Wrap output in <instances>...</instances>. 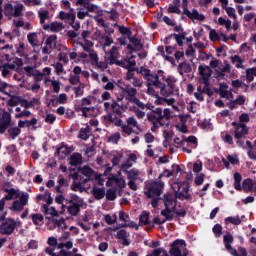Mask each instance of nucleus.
I'll return each instance as SVG.
<instances>
[{"instance_id":"nucleus-1","label":"nucleus","mask_w":256,"mask_h":256,"mask_svg":"<svg viewBox=\"0 0 256 256\" xmlns=\"http://www.w3.org/2000/svg\"><path fill=\"white\" fill-rule=\"evenodd\" d=\"M172 189L175 191V195L166 194L164 195V205L168 209L175 211L177 207V199L181 201H189L191 196L189 194V184L187 182H177L172 185Z\"/></svg>"},{"instance_id":"nucleus-8","label":"nucleus","mask_w":256,"mask_h":256,"mask_svg":"<svg viewBox=\"0 0 256 256\" xmlns=\"http://www.w3.org/2000/svg\"><path fill=\"white\" fill-rule=\"evenodd\" d=\"M29 204V194L24 192L20 195L19 200H15L12 203V206L9 207L10 211H14L15 213H21L25 206Z\"/></svg>"},{"instance_id":"nucleus-42","label":"nucleus","mask_w":256,"mask_h":256,"mask_svg":"<svg viewBox=\"0 0 256 256\" xmlns=\"http://www.w3.org/2000/svg\"><path fill=\"white\" fill-rule=\"evenodd\" d=\"M126 125H129V127H136L138 131H141V128L139 127V124L137 123V120L135 119V117L127 118Z\"/></svg>"},{"instance_id":"nucleus-33","label":"nucleus","mask_w":256,"mask_h":256,"mask_svg":"<svg viewBox=\"0 0 256 256\" xmlns=\"http://www.w3.org/2000/svg\"><path fill=\"white\" fill-rule=\"evenodd\" d=\"M45 215H51L52 217H59V212L55 209V207H50L47 204L43 205Z\"/></svg>"},{"instance_id":"nucleus-2","label":"nucleus","mask_w":256,"mask_h":256,"mask_svg":"<svg viewBox=\"0 0 256 256\" xmlns=\"http://www.w3.org/2000/svg\"><path fill=\"white\" fill-rule=\"evenodd\" d=\"M5 131H7L10 139H17L21 135V127H11V114L9 112L0 115V135H3Z\"/></svg>"},{"instance_id":"nucleus-29","label":"nucleus","mask_w":256,"mask_h":256,"mask_svg":"<svg viewBox=\"0 0 256 256\" xmlns=\"http://www.w3.org/2000/svg\"><path fill=\"white\" fill-rule=\"evenodd\" d=\"M25 6L21 3L13 5V17H23Z\"/></svg>"},{"instance_id":"nucleus-64","label":"nucleus","mask_w":256,"mask_h":256,"mask_svg":"<svg viewBox=\"0 0 256 256\" xmlns=\"http://www.w3.org/2000/svg\"><path fill=\"white\" fill-rule=\"evenodd\" d=\"M168 13H176L177 15H181V9L178 6H169L167 9Z\"/></svg>"},{"instance_id":"nucleus-6","label":"nucleus","mask_w":256,"mask_h":256,"mask_svg":"<svg viewBox=\"0 0 256 256\" xmlns=\"http://www.w3.org/2000/svg\"><path fill=\"white\" fill-rule=\"evenodd\" d=\"M164 81L166 84L162 83V87H160V95L163 97H170V95H173L175 93V83H177V80L173 77H168L166 78L165 76L163 77Z\"/></svg>"},{"instance_id":"nucleus-54","label":"nucleus","mask_w":256,"mask_h":256,"mask_svg":"<svg viewBox=\"0 0 256 256\" xmlns=\"http://www.w3.org/2000/svg\"><path fill=\"white\" fill-rule=\"evenodd\" d=\"M52 67L56 70V75H61V73L65 72V68H63V65L61 62H57L56 64H52Z\"/></svg>"},{"instance_id":"nucleus-48","label":"nucleus","mask_w":256,"mask_h":256,"mask_svg":"<svg viewBox=\"0 0 256 256\" xmlns=\"http://www.w3.org/2000/svg\"><path fill=\"white\" fill-rule=\"evenodd\" d=\"M69 83L70 85H81V77L77 75H70Z\"/></svg>"},{"instance_id":"nucleus-3","label":"nucleus","mask_w":256,"mask_h":256,"mask_svg":"<svg viewBox=\"0 0 256 256\" xmlns=\"http://www.w3.org/2000/svg\"><path fill=\"white\" fill-rule=\"evenodd\" d=\"M164 184L163 182H148L145 186L144 194L148 199H152L151 205L152 207H157L159 205V197H161V193L163 191Z\"/></svg>"},{"instance_id":"nucleus-35","label":"nucleus","mask_w":256,"mask_h":256,"mask_svg":"<svg viewBox=\"0 0 256 256\" xmlns=\"http://www.w3.org/2000/svg\"><path fill=\"white\" fill-rule=\"evenodd\" d=\"M4 15L8 17V19H13V4L7 3L4 6Z\"/></svg>"},{"instance_id":"nucleus-43","label":"nucleus","mask_w":256,"mask_h":256,"mask_svg":"<svg viewBox=\"0 0 256 256\" xmlns=\"http://www.w3.org/2000/svg\"><path fill=\"white\" fill-rule=\"evenodd\" d=\"M131 167H133V162H130L128 159L120 165V169L123 173H127Z\"/></svg>"},{"instance_id":"nucleus-12","label":"nucleus","mask_w":256,"mask_h":256,"mask_svg":"<svg viewBox=\"0 0 256 256\" xmlns=\"http://www.w3.org/2000/svg\"><path fill=\"white\" fill-rule=\"evenodd\" d=\"M122 93L126 95L124 99L129 103H131L132 101H134V99L137 98V88L131 86L130 84L124 85V88L122 89Z\"/></svg>"},{"instance_id":"nucleus-52","label":"nucleus","mask_w":256,"mask_h":256,"mask_svg":"<svg viewBox=\"0 0 256 256\" xmlns=\"http://www.w3.org/2000/svg\"><path fill=\"white\" fill-rule=\"evenodd\" d=\"M59 186L56 187L57 193H61V187H67V180L63 176H59L58 180Z\"/></svg>"},{"instance_id":"nucleus-20","label":"nucleus","mask_w":256,"mask_h":256,"mask_svg":"<svg viewBox=\"0 0 256 256\" xmlns=\"http://www.w3.org/2000/svg\"><path fill=\"white\" fill-rule=\"evenodd\" d=\"M5 193H8L4 199L6 201H13V199H19V197H21V194L19 193V191L15 190V188H4Z\"/></svg>"},{"instance_id":"nucleus-38","label":"nucleus","mask_w":256,"mask_h":256,"mask_svg":"<svg viewBox=\"0 0 256 256\" xmlns=\"http://www.w3.org/2000/svg\"><path fill=\"white\" fill-rule=\"evenodd\" d=\"M234 187L237 191H241V181L243 180V177L241 176V174L239 172H236L234 174Z\"/></svg>"},{"instance_id":"nucleus-32","label":"nucleus","mask_w":256,"mask_h":256,"mask_svg":"<svg viewBox=\"0 0 256 256\" xmlns=\"http://www.w3.org/2000/svg\"><path fill=\"white\" fill-rule=\"evenodd\" d=\"M233 65H236L237 69H245L243 63L245 62L239 55H234L231 57Z\"/></svg>"},{"instance_id":"nucleus-28","label":"nucleus","mask_w":256,"mask_h":256,"mask_svg":"<svg viewBox=\"0 0 256 256\" xmlns=\"http://www.w3.org/2000/svg\"><path fill=\"white\" fill-rule=\"evenodd\" d=\"M127 104H119V103H117V102H113L112 104H111V109H112V111H113V113H116V115H118V116H121L122 115V111H121V109H127Z\"/></svg>"},{"instance_id":"nucleus-61","label":"nucleus","mask_w":256,"mask_h":256,"mask_svg":"<svg viewBox=\"0 0 256 256\" xmlns=\"http://www.w3.org/2000/svg\"><path fill=\"white\" fill-rule=\"evenodd\" d=\"M228 17H233L234 19H237V14H235V8L233 7H226L224 8Z\"/></svg>"},{"instance_id":"nucleus-44","label":"nucleus","mask_w":256,"mask_h":256,"mask_svg":"<svg viewBox=\"0 0 256 256\" xmlns=\"http://www.w3.org/2000/svg\"><path fill=\"white\" fill-rule=\"evenodd\" d=\"M39 17H40V23L41 25H45V20L46 19H49V11L47 10H43V11H40L38 13Z\"/></svg>"},{"instance_id":"nucleus-34","label":"nucleus","mask_w":256,"mask_h":256,"mask_svg":"<svg viewBox=\"0 0 256 256\" xmlns=\"http://www.w3.org/2000/svg\"><path fill=\"white\" fill-rule=\"evenodd\" d=\"M147 87V95H151V97H159V91L155 87V84H146Z\"/></svg>"},{"instance_id":"nucleus-10","label":"nucleus","mask_w":256,"mask_h":256,"mask_svg":"<svg viewBox=\"0 0 256 256\" xmlns=\"http://www.w3.org/2000/svg\"><path fill=\"white\" fill-rule=\"evenodd\" d=\"M189 5V1L187 0H183L182 1V8H183V15H186V17H188L189 19H196V21H205V16L203 14H199V12L195 9H193V11H189V9H187Z\"/></svg>"},{"instance_id":"nucleus-36","label":"nucleus","mask_w":256,"mask_h":256,"mask_svg":"<svg viewBox=\"0 0 256 256\" xmlns=\"http://www.w3.org/2000/svg\"><path fill=\"white\" fill-rule=\"evenodd\" d=\"M129 41L135 47L134 52L135 51H141V49H143V44H141V40H139L135 37H130Z\"/></svg>"},{"instance_id":"nucleus-22","label":"nucleus","mask_w":256,"mask_h":256,"mask_svg":"<svg viewBox=\"0 0 256 256\" xmlns=\"http://www.w3.org/2000/svg\"><path fill=\"white\" fill-rule=\"evenodd\" d=\"M81 163H83V156L80 153H73L70 156L69 164L72 167H77V166L81 165Z\"/></svg>"},{"instance_id":"nucleus-56","label":"nucleus","mask_w":256,"mask_h":256,"mask_svg":"<svg viewBox=\"0 0 256 256\" xmlns=\"http://www.w3.org/2000/svg\"><path fill=\"white\" fill-rule=\"evenodd\" d=\"M84 9H87L89 13H95L97 11L98 7L97 5L92 4L91 2L85 3Z\"/></svg>"},{"instance_id":"nucleus-46","label":"nucleus","mask_w":256,"mask_h":256,"mask_svg":"<svg viewBox=\"0 0 256 256\" xmlns=\"http://www.w3.org/2000/svg\"><path fill=\"white\" fill-rule=\"evenodd\" d=\"M69 203H72L74 205H80L83 207V198L77 196V195H73L71 197V200L69 201Z\"/></svg>"},{"instance_id":"nucleus-7","label":"nucleus","mask_w":256,"mask_h":256,"mask_svg":"<svg viewBox=\"0 0 256 256\" xmlns=\"http://www.w3.org/2000/svg\"><path fill=\"white\" fill-rule=\"evenodd\" d=\"M187 244L183 240H175L171 244V248L169 250V253L171 256H187Z\"/></svg>"},{"instance_id":"nucleus-18","label":"nucleus","mask_w":256,"mask_h":256,"mask_svg":"<svg viewBox=\"0 0 256 256\" xmlns=\"http://www.w3.org/2000/svg\"><path fill=\"white\" fill-rule=\"evenodd\" d=\"M91 195L96 199L97 201H101V199L105 198V187H99V186H94L91 190Z\"/></svg>"},{"instance_id":"nucleus-19","label":"nucleus","mask_w":256,"mask_h":256,"mask_svg":"<svg viewBox=\"0 0 256 256\" xmlns=\"http://www.w3.org/2000/svg\"><path fill=\"white\" fill-rule=\"evenodd\" d=\"M72 179H74V184L72 186L73 191H79L80 193H83L85 191V188L83 185H85V180H82L81 182H77V179H79V174L74 173L72 174Z\"/></svg>"},{"instance_id":"nucleus-26","label":"nucleus","mask_w":256,"mask_h":256,"mask_svg":"<svg viewBox=\"0 0 256 256\" xmlns=\"http://www.w3.org/2000/svg\"><path fill=\"white\" fill-rule=\"evenodd\" d=\"M59 18L62 21H75V13H73V8H70V11L68 13L61 11L59 13Z\"/></svg>"},{"instance_id":"nucleus-27","label":"nucleus","mask_w":256,"mask_h":256,"mask_svg":"<svg viewBox=\"0 0 256 256\" xmlns=\"http://www.w3.org/2000/svg\"><path fill=\"white\" fill-rule=\"evenodd\" d=\"M81 205L79 204H73V203H70V205L67 207V211L70 215L72 216H77L79 215L80 211H81Z\"/></svg>"},{"instance_id":"nucleus-51","label":"nucleus","mask_w":256,"mask_h":256,"mask_svg":"<svg viewBox=\"0 0 256 256\" xmlns=\"http://www.w3.org/2000/svg\"><path fill=\"white\" fill-rule=\"evenodd\" d=\"M27 39H28L30 45H32L33 47H35V45H37V33L28 34Z\"/></svg>"},{"instance_id":"nucleus-9","label":"nucleus","mask_w":256,"mask_h":256,"mask_svg":"<svg viewBox=\"0 0 256 256\" xmlns=\"http://www.w3.org/2000/svg\"><path fill=\"white\" fill-rule=\"evenodd\" d=\"M15 229H17V221L12 218H7L0 225L1 235H13Z\"/></svg>"},{"instance_id":"nucleus-21","label":"nucleus","mask_w":256,"mask_h":256,"mask_svg":"<svg viewBox=\"0 0 256 256\" xmlns=\"http://www.w3.org/2000/svg\"><path fill=\"white\" fill-rule=\"evenodd\" d=\"M43 28L45 29V31H47V29H50V31H52L53 33H59V31H63V29H65V25H63V23L61 22H53L50 25H44Z\"/></svg>"},{"instance_id":"nucleus-62","label":"nucleus","mask_w":256,"mask_h":256,"mask_svg":"<svg viewBox=\"0 0 256 256\" xmlns=\"http://www.w3.org/2000/svg\"><path fill=\"white\" fill-rule=\"evenodd\" d=\"M209 37L211 41H219V39H221L219 37V34H217V31H215V29L210 30Z\"/></svg>"},{"instance_id":"nucleus-50","label":"nucleus","mask_w":256,"mask_h":256,"mask_svg":"<svg viewBox=\"0 0 256 256\" xmlns=\"http://www.w3.org/2000/svg\"><path fill=\"white\" fill-rule=\"evenodd\" d=\"M32 221H33L34 225H41L43 223V215L33 214Z\"/></svg>"},{"instance_id":"nucleus-49","label":"nucleus","mask_w":256,"mask_h":256,"mask_svg":"<svg viewBox=\"0 0 256 256\" xmlns=\"http://www.w3.org/2000/svg\"><path fill=\"white\" fill-rule=\"evenodd\" d=\"M121 159H123V154L113 155L111 159V163L113 164V167L119 166V163H121Z\"/></svg>"},{"instance_id":"nucleus-53","label":"nucleus","mask_w":256,"mask_h":256,"mask_svg":"<svg viewBox=\"0 0 256 256\" xmlns=\"http://www.w3.org/2000/svg\"><path fill=\"white\" fill-rule=\"evenodd\" d=\"M153 256H169V254L167 253V250L163 249V248H157L152 252Z\"/></svg>"},{"instance_id":"nucleus-24","label":"nucleus","mask_w":256,"mask_h":256,"mask_svg":"<svg viewBox=\"0 0 256 256\" xmlns=\"http://www.w3.org/2000/svg\"><path fill=\"white\" fill-rule=\"evenodd\" d=\"M10 71H17V67H23V60L21 58H14L12 63L4 64Z\"/></svg>"},{"instance_id":"nucleus-4","label":"nucleus","mask_w":256,"mask_h":256,"mask_svg":"<svg viewBox=\"0 0 256 256\" xmlns=\"http://www.w3.org/2000/svg\"><path fill=\"white\" fill-rule=\"evenodd\" d=\"M232 125L235 127L234 138L237 139L238 147L245 149V136L249 135V128L243 123L233 122Z\"/></svg>"},{"instance_id":"nucleus-23","label":"nucleus","mask_w":256,"mask_h":256,"mask_svg":"<svg viewBox=\"0 0 256 256\" xmlns=\"http://www.w3.org/2000/svg\"><path fill=\"white\" fill-rule=\"evenodd\" d=\"M140 176H141V170L137 168L130 169L126 172L127 179L132 181H138V179H140L139 178Z\"/></svg>"},{"instance_id":"nucleus-59","label":"nucleus","mask_w":256,"mask_h":256,"mask_svg":"<svg viewBox=\"0 0 256 256\" xmlns=\"http://www.w3.org/2000/svg\"><path fill=\"white\" fill-rule=\"evenodd\" d=\"M33 77H34V80L36 81V83H39L40 81H43L45 74H42V72L39 70H35Z\"/></svg>"},{"instance_id":"nucleus-39","label":"nucleus","mask_w":256,"mask_h":256,"mask_svg":"<svg viewBox=\"0 0 256 256\" xmlns=\"http://www.w3.org/2000/svg\"><path fill=\"white\" fill-rule=\"evenodd\" d=\"M173 213L172 208H165L161 211L162 217H165V219H168V221H173Z\"/></svg>"},{"instance_id":"nucleus-11","label":"nucleus","mask_w":256,"mask_h":256,"mask_svg":"<svg viewBox=\"0 0 256 256\" xmlns=\"http://www.w3.org/2000/svg\"><path fill=\"white\" fill-rule=\"evenodd\" d=\"M203 83H204V87L202 88L201 86H198L197 92L194 93V97H196L198 101H203L205 99L203 95H208V97H213V91L211 90V88H209V82H203Z\"/></svg>"},{"instance_id":"nucleus-37","label":"nucleus","mask_w":256,"mask_h":256,"mask_svg":"<svg viewBox=\"0 0 256 256\" xmlns=\"http://www.w3.org/2000/svg\"><path fill=\"white\" fill-rule=\"evenodd\" d=\"M215 71L229 73V72H231V65H229L227 62H224V64L222 62H220V65L217 66Z\"/></svg>"},{"instance_id":"nucleus-40","label":"nucleus","mask_w":256,"mask_h":256,"mask_svg":"<svg viewBox=\"0 0 256 256\" xmlns=\"http://www.w3.org/2000/svg\"><path fill=\"white\" fill-rule=\"evenodd\" d=\"M69 153H71V150L69 149V147L67 146H60L58 149H57V154L60 156V157H67V155H69Z\"/></svg>"},{"instance_id":"nucleus-17","label":"nucleus","mask_w":256,"mask_h":256,"mask_svg":"<svg viewBox=\"0 0 256 256\" xmlns=\"http://www.w3.org/2000/svg\"><path fill=\"white\" fill-rule=\"evenodd\" d=\"M199 75L203 78V82H209V79H211V75L213 74V70L211 67L207 65H200L198 67Z\"/></svg>"},{"instance_id":"nucleus-57","label":"nucleus","mask_w":256,"mask_h":256,"mask_svg":"<svg viewBox=\"0 0 256 256\" xmlns=\"http://www.w3.org/2000/svg\"><path fill=\"white\" fill-rule=\"evenodd\" d=\"M122 133H125V135H131L133 133V127L129 126L127 123H125L121 127Z\"/></svg>"},{"instance_id":"nucleus-30","label":"nucleus","mask_w":256,"mask_h":256,"mask_svg":"<svg viewBox=\"0 0 256 256\" xmlns=\"http://www.w3.org/2000/svg\"><path fill=\"white\" fill-rule=\"evenodd\" d=\"M178 71L180 75L183 76L185 73H191L193 71V68L191 67L190 64L183 62L179 64Z\"/></svg>"},{"instance_id":"nucleus-13","label":"nucleus","mask_w":256,"mask_h":256,"mask_svg":"<svg viewBox=\"0 0 256 256\" xmlns=\"http://www.w3.org/2000/svg\"><path fill=\"white\" fill-rule=\"evenodd\" d=\"M78 171L79 173H81V175H84L86 177L84 179V183L93 181V179H97L99 177L97 172L93 171L89 166H83L79 168Z\"/></svg>"},{"instance_id":"nucleus-16","label":"nucleus","mask_w":256,"mask_h":256,"mask_svg":"<svg viewBox=\"0 0 256 256\" xmlns=\"http://www.w3.org/2000/svg\"><path fill=\"white\" fill-rule=\"evenodd\" d=\"M147 119L153 125L151 131H157V129H159V125L161 127L165 125V123H163V116H156L154 113H150L147 115Z\"/></svg>"},{"instance_id":"nucleus-15","label":"nucleus","mask_w":256,"mask_h":256,"mask_svg":"<svg viewBox=\"0 0 256 256\" xmlns=\"http://www.w3.org/2000/svg\"><path fill=\"white\" fill-rule=\"evenodd\" d=\"M53 49H57V35H51L46 39V47L42 49V53L49 55Z\"/></svg>"},{"instance_id":"nucleus-58","label":"nucleus","mask_w":256,"mask_h":256,"mask_svg":"<svg viewBox=\"0 0 256 256\" xmlns=\"http://www.w3.org/2000/svg\"><path fill=\"white\" fill-rule=\"evenodd\" d=\"M120 139H121V134L119 132H116L115 134L109 137L110 143H114L115 145L119 143Z\"/></svg>"},{"instance_id":"nucleus-63","label":"nucleus","mask_w":256,"mask_h":256,"mask_svg":"<svg viewBox=\"0 0 256 256\" xmlns=\"http://www.w3.org/2000/svg\"><path fill=\"white\" fill-rule=\"evenodd\" d=\"M54 223L58 226L61 227V229H67V225L65 224V219L61 218V219H56L54 220Z\"/></svg>"},{"instance_id":"nucleus-31","label":"nucleus","mask_w":256,"mask_h":256,"mask_svg":"<svg viewBox=\"0 0 256 256\" xmlns=\"http://www.w3.org/2000/svg\"><path fill=\"white\" fill-rule=\"evenodd\" d=\"M34 125H37V118H33L32 120H19L18 127L23 129L24 127H34Z\"/></svg>"},{"instance_id":"nucleus-5","label":"nucleus","mask_w":256,"mask_h":256,"mask_svg":"<svg viewBox=\"0 0 256 256\" xmlns=\"http://www.w3.org/2000/svg\"><path fill=\"white\" fill-rule=\"evenodd\" d=\"M138 73L147 81L146 85H155L156 89L163 87V82L159 80V75L151 73V70L141 67Z\"/></svg>"},{"instance_id":"nucleus-45","label":"nucleus","mask_w":256,"mask_h":256,"mask_svg":"<svg viewBox=\"0 0 256 256\" xmlns=\"http://www.w3.org/2000/svg\"><path fill=\"white\" fill-rule=\"evenodd\" d=\"M139 220L140 225H149V212H143Z\"/></svg>"},{"instance_id":"nucleus-41","label":"nucleus","mask_w":256,"mask_h":256,"mask_svg":"<svg viewBox=\"0 0 256 256\" xmlns=\"http://www.w3.org/2000/svg\"><path fill=\"white\" fill-rule=\"evenodd\" d=\"M106 199H108V201H115V199H117L116 190L113 188L108 189L106 192Z\"/></svg>"},{"instance_id":"nucleus-25","label":"nucleus","mask_w":256,"mask_h":256,"mask_svg":"<svg viewBox=\"0 0 256 256\" xmlns=\"http://www.w3.org/2000/svg\"><path fill=\"white\" fill-rule=\"evenodd\" d=\"M242 189H244L247 193L251 191H256V182H253L251 179H245L243 181Z\"/></svg>"},{"instance_id":"nucleus-55","label":"nucleus","mask_w":256,"mask_h":256,"mask_svg":"<svg viewBox=\"0 0 256 256\" xmlns=\"http://www.w3.org/2000/svg\"><path fill=\"white\" fill-rule=\"evenodd\" d=\"M233 256H247V250L243 247L238 248L237 250H232Z\"/></svg>"},{"instance_id":"nucleus-47","label":"nucleus","mask_w":256,"mask_h":256,"mask_svg":"<svg viewBox=\"0 0 256 256\" xmlns=\"http://www.w3.org/2000/svg\"><path fill=\"white\" fill-rule=\"evenodd\" d=\"M226 223H231L232 225H241V218L239 216L236 217H227L225 219Z\"/></svg>"},{"instance_id":"nucleus-60","label":"nucleus","mask_w":256,"mask_h":256,"mask_svg":"<svg viewBox=\"0 0 256 256\" xmlns=\"http://www.w3.org/2000/svg\"><path fill=\"white\" fill-rule=\"evenodd\" d=\"M203 169V163L201 161H197L193 165V171L194 173H201V170Z\"/></svg>"},{"instance_id":"nucleus-14","label":"nucleus","mask_w":256,"mask_h":256,"mask_svg":"<svg viewBox=\"0 0 256 256\" xmlns=\"http://www.w3.org/2000/svg\"><path fill=\"white\" fill-rule=\"evenodd\" d=\"M126 81H129L133 87L141 89L143 87V79L135 76V72L133 70H128L126 73Z\"/></svg>"}]
</instances>
